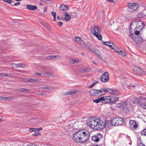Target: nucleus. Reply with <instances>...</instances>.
I'll return each mask as SVG.
<instances>
[{"mask_svg": "<svg viewBox=\"0 0 146 146\" xmlns=\"http://www.w3.org/2000/svg\"><path fill=\"white\" fill-rule=\"evenodd\" d=\"M90 132L84 129L78 131L73 134V139L77 143H82L86 141L90 137Z\"/></svg>", "mask_w": 146, "mask_h": 146, "instance_id": "obj_1", "label": "nucleus"}, {"mask_svg": "<svg viewBox=\"0 0 146 146\" xmlns=\"http://www.w3.org/2000/svg\"><path fill=\"white\" fill-rule=\"evenodd\" d=\"M96 119L97 118H95L88 120L86 124L92 129L98 130V123Z\"/></svg>", "mask_w": 146, "mask_h": 146, "instance_id": "obj_2", "label": "nucleus"}, {"mask_svg": "<svg viewBox=\"0 0 146 146\" xmlns=\"http://www.w3.org/2000/svg\"><path fill=\"white\" fill-rule=\"evenodd\" d=\"M111 121L113 126L122 125L124 123L123 118L118 117H114L111 119Z\"/></svg>", "mask_w": 146, "mask_h": 146, "instance_id": "obj_3", "label": "nucleus"}, {"mask_svg": "<svg viewBox=\"0 0 146 146\" xmlns=\"http://www.w3.org/2000/svg\"><path fill=\"white\" fill-rule=\"evenodd\" d=\"M132 101L134 104L138 103L141 108L146 109V99L145 98L143 97H140L139 98L137 99L136 101L135 100L134 101Z\"/></svg>", "mask_w": 146, "mask_h": 146, "instance_id": "obj_4", "label": "nucleus"}, {"mask_svg": "<svg viewBox=\"0 0 146 146\" xmlns=\"http://www.w3.org/2000/svg\"><path fill=\"white\" fill-rule=\"evenodd\" d=\"M127 7L128 11L130 12H132L137 9L139 7V5L137 3H129Z\"/></svg>", "mask_w": 146, "mask_h": 146, "instance_id": "obj_5", "label": "nucleus"}, {"mask_svg": "<svg viewBox=\"0 0 146 146\" xmlns=\"http://www.w3.org/2000/svg\"><path fill=\"white\" fill-rule=\"evenodd\" d=\"M133 73L135 74L139 75H143L145 74V71L143 70L140 68L135 66L133 68Z\"/></svg>", "mask_w": 146, "mask_h": 146, "instance_id": "obj_6", "label": "nucleus"}, {"mask_svg": "<svg viewBox=\"0 0 146 146\" xmlns=\"http://www.w3.org/2000/svg\"><path fill=\"white\" fill-rule=\"evenodd\" d=\"M96 120L98 123V130L102 129L105 127V122H106L105 119H101L100 118H97Z\"/></svg>", "mask_w": 146, "mask_h": 146, "instance_id": "obj_7", "label": "nucleus"}, {"mask_svg": "<svg viewBox=\"0 0 146 146\" xmlns=\"http://www.w3.org/2000/svg\"><path fill=\"white\" fill-rule=\"evenodd\" d=\"M109 75L107 72H104V74L101 76V80L103 83L107 82L109 80Z\"/></svg>", "mask_w": 146, "mask_h": 146, "instance_id": "obj_8", "label": "nucleus"}, {"mask_svg": "<svg viewBox=\"0 0 146 146\" xmlns=\"http://www.w3.org/2000/svg\"><path fill=\"white\" fill-rule=\"evenodd\" d=\"M102 135L100 133H97L92 136V141L96 142H98L102 139Z\"/></svg>", "mask_w": 146, "mask_h": 146, "instance_id": "obj_9", "label": "nucleus"}, {"mask_svg": "<svg viewBox=\"0 0 146 146\" xmlns=\"http://www.w3.org/2000/svg\"><path fill=\"white\" fill-rule=\"evenodd\" d=\"M130 124L129 127L132 130H136L138 127V125L137 124L136 121L135 120H130L129 121Z\"/></svg>", "mask_w": 146, "mask_h": 146, "instance_id": "obj_10", "label": "nucleus"}, {"mask_svg": "<svg viewBox=\"0 0 146 146\" xmlns=\"http://www.w3.org/2000/svg\"><path fill=\"white\" fill-rule=\"evenodd\" d=\"M137 24L136 25V28L135 29V30L136 29H138L139 31L142 30L145 27V24L144 22L141 20H138V21H136Z\"/></svg>", "mask_w": 146, "mask_h": 146, "instance_id": "obj_11", "label": "nucleus"}, {"mask_svg": "<svg viewBox=\"0 0 146 146\" xmlns=\"http://www.w3.org/2000/svg\"><path fill=\"white\" fill-rule=\"evenodd\" d=\"M91 33L94 35L96 34L100 33L101 32V29L100 28H98L97 26H92L91 30Z\"/></svg>", "mask_w": 146, "mask_h": 146, "instance_id": "obj_12", "label": "nucleus"}, {"mask_svg": "<svg viewBox=\"0 0 146 146\" xmlns=\"http://www.w3.org/2000/svg\"><path fill=\"white\" fill-rule=\"evenodd\" d=\"M93 45L90 42H88L86 43V44L84 42L82 46L84 48H86L89 50L91 51L93 48H92Z\"/></svg>", "mask_w": 146, "mask_h": 146, "instance_id": "obj_13", "label": "nucleus"}, {"mask_svg": "<svg viewBox=\"0 0 146 146\" xmlns=\"http://www.w3.org/2000/svg\"><path fill=\"white\" fill-rule=\"evenodd\" d=\"M127 101H124L121 103L118 104L117 105V107L120 109H123L124 107H125V106H127Z\"/></svg>", "mask_w": 146, "mask_h": 146, "instance_id": "obj_14", "label": "nucleus"}, {"mask_svg": "<svg viewBox=\"0 0 146 146\" xmlns=\"http://www.w3.org/2000/svg\"><path fill=\"white\" fill-rule=\"evenodd\" d=\"M91 51L94 53L96 55H97L99 58H102V56L100 54V51L99 50L97 49L95 50L93 48Z\"/></svg>", "mask_w": 146, "mask_h": 146, "instance_id": "obj_15", "label": "nucleus"}, {"mask_svg": "<svg viewBox=\"0 0 146 146\" xmlns=\"http://www.w3.org/2000/svg\"><path fill=\"white\" fill-rule=\"evenodd\" d=\"M26 7L27 9L32 11H34L37 9V7L35 5H27Z\"/></svg>", "mask_w": 146, "mask_h": 146, "instance_id": "obj_16", "label": "nucleus"}, {"mask_svg": "<svg viewBox=\"0 0 146 146\" xmlns=\"http://www.w3.org/2000/svg\"><path fill=\"white\" fill-rule=\"evenodd\" d=\"M104 99L103 100L102 103L104 104H107L111 103L110 96L104 97Z\"/></svg>", "mask_w": 146, "mask_h": 146, "instance_id": "obj_17", "label": "nucleus"}, {"mask_svg": "<svg viewBox=\"0 0 146 146\" xmlns=\"http://www.w3.org/2000/svg\"><path fill=\"white\" fill-rule=\"evenodd\" d=\"M60 9L59 12L60 13H62V11H66L68 10V8L67 6L64 5H62L60 6Z\"/></svg>", "mask_w": 146, "mask_h": 146, "instance_id": "obj_18", "label": "nucleus"}, {"mask_svg": "<svg viewBox=\"0 0 146 146\" xmlns=\"http://www.w3.org/2000/svg\"><path fill=\"white\" fill-rule=\"evenodd\" d=\"M115 52L118 53L120 55L122 56H125L126 55V54L124 51H123L122 50H117L116 49H113Z\"/></svg>", "mask_w": 146, "mask_h": 146, "instance_id": "obj_19", "label": "nucleus"}, {"mask_svg": "<svg viewBox=\"0 0 146 146\" xmlns=\"http://www.w3.org/2000/svg\"><path fill=\"white\" fill-rule=\"evenodd\" d=\"M110 99H111L110 101L111 103L114 102H115L116 101L118 100L119 97H117L115 96H110Z\"/></svg>", "mask_w": 146, "mask_h": 146, "instance_id": "obj_20", "label": "nucleus"}, {"mask_svg": "<svg viewBox=\"0 0 146 146\" xmlns=\"http://www.w3.org/2000/svg\"><path fill=\"white\" fill-rule=\"evenodd\" d=\"M105 123V127H109L111 125H113V123H112L111 120V121L106 120V122Z\"/></svg>", "mask_w": 146, "mask_h": 146, "instance_id": "obj_21", "label": "nucleus"}, {"mask_svg": "<svg viewBox=\"0 0 146 146\" xmlns=\"http://www.w3.org/2000/svg\"><path fill=\"white\" fill-rule=\"evenodd\" d=\"M65 20L66 21H68L70 20L71 17V16L69 15L68 13L65 12Z\"/></svg>", "mask_w": 146, "mask_h": 146, "instance_id": "obj_22", "label": "nucleus"}, {"mask_svg": "<svg viewBox=\"0 0 146 146\" xmlns=\"http://www.w3.org/2000/svg\"><path fill=\"white\" fill-rule=\"evenodd\" d=\"M75 40L78 44H79L82 46L84 43L83 41L80 38L75 37Z\"/></svg>", "mask_w": 146, "mask_h": 146, "instance_id": "obj_23", "label": "nucleus"}, {"mask_svg": "<svg viewBox=\"0 0 146 146\" xmlns=\"http://www.w3.org/2000/svg\"><path fill=\"white\" fill-rule=\"evenodd\" d=\"M104 99V97H102L98 99L94 100L93 101L95 103H98L101 101H103Z\"/></svg>", "mask_w": 146, "mask_h": 146, "instance_id": "obj_24", "label": "nucleus"}, {"mask_svg": "<svg viewBox=\"0 0 146 146\" xmlns=\"http://www.w3.org/2000/svg\"><path fill=\"white\" fill-rule=\"evenodd\" d=\"M89 69L88 68L80 69L79 70L80 72H85L89 71Z\"/></svg>", "mask_w": 146, "mask_h": 146, "instance_id": "obj_25", "label": "nucleus"}, {"mask_svg": "<svg viewBox=\"0 0 146 146\" xmlns=\"http://www.w3.org/2000/svg\"><path fill=\"white\" fill-rule=\"evenodd\" d=\"M107 46L113 49H114V48L115 47V45L113 43L110 42H108V43Z\"/></svg>", "mask_w": 146, "mask_h": 146, "instance_id": "obj_26", "label": "nucleus"}, {"mask_svg": "<svg viewBox=\"0 0 146 146\" xmlns=\"http://www.w3.org/2000/svg\"><path fill=\"white\" fill-rule=\"evenodd\" d=\"M104 90V92H105L106 93L108 92L109 93L112 94L113 90L112 89H110L109 88H107L106 89L105 88Z\"/></svg>", "mask_w": 146, "mask_h": 146, "instance_id": "obj_27", "label": "nucleus"}, {"mask_svg": "<svg viewBox=\"0 0 146 146\" xmlns=\"http://www.w3.org/2000/svg\"><path fill=\"white\" fill-rule=\"evenodd\" d=\"M38 81V80L36 78H29L28 80V82L32 83H35Z\"/></svg>", "mask_w": 146, "mask_h": 146, "instance_id": "obj_28", "label": "nucleus"}, {"mask_svg": "<svg viewBox=\"0 0 146 146\" xmlns=\"http://www.w3.org/2000/svg\"><path fill=\"white\" fill-rule=\"evenodd\" d=\"M15 66L18 67L24 68L25 67V64L24 63L15 64Z\"/></svg>", "mask_w": 146, "mask_h": 146, "instance_id": "obj_29", "label": "nucleus"}, {"mask_svg": "<svg viewBox=\"0 0 146 146\" xmlns=\"http://www.w3.org/2000/svg\"><path fill=\"white\" fill-rule=\"evenodd\" d=\"M120 93V92L119 91L117 90H113L112 95L116 96H118Z\"/></svg>", "mask_w": 146, "mask_h": 146, "instance_id": "obj_30", "label": "nucleus"}, {"mask_svg": "<svg viewBox=\"0 0 146 146\" xmlns=\"http://www.w3.org/2000/svg\"><path fill=\"white\" fill-rule=\"evenodd\" d=\"M89 93L91 96H95V90L92 89L90 90L89 91Z\"/></svg>", "mask_w": 146, "mask_h": 146, "instance_id": "obj_31", "label": "nucleus"}, {"mask_svg": "<svg viewBox=\"0 0 146 146\" xmlns=\"http://www.w3.org/2000/svg\"><path fill=\"white\" fill-rule=\"evenodd\" d=\"M100 33H98L94 35L95 36L100 40H101L102 39V36Z\"/></svg>", "mask_w": 146, "mask_h": 146, "instance_id": "obj_32", "label": "nucleus"}, {"mask_svg": "<svg viewBox=\"0 0 146 146\" xmlns=\"http://www.w3.org/2000/svg\"><path fill=\"white\" fill-rule=\"evenodd\" d=\"M1 76H6L8 77H11L12 74H5V73H1Z\"/></svg>", "mask_w": 146, "mask_h": 146, "instance_id": "obj_33", "label": "nucleus"}, {"mask_svg": "<svg viewBox=\"0 0 146 146\" xmlns=\"http://www.w3.org/2000/svg\"><path fill=\"white\" fill-rule=\"evenodd\" d=\"M75 93V91L74 90H73L67 92L66 94L67 95H73Z\"/></svg>", "mask_w": 146, "mask_h": 146, "instance_id": "obj_34", "label": "nucleus"}, {"mask_svg": "<svg viewBox=\"0 0 146 146\" xmlns=\"http://www.w3.org/2000/svg\"><path fill=\"white\" fill-rule=\"evenodd\" d=\"M58 58L59 56H50L47 57V58L49 59H54V58Z\"/></svg>", "mask_w": 146, "mask_h": 146, "instance_id": "obj_35", "label": "nucleus"}, {"mask_svg": "<svg viewBox=\"0 0 146 146\" xmlns=\"http://www.w3.org/2000/svg\"><path fill=\"white\" fill-rule=\"evenodd\" d=\"M136 39L138 41H139L140 42H142L144 40L142 37H140V36L139 37V36H138L137 37Z\"/></svg>", "mask_w": 146, "mask_h": 146, "instance_id": "obj_36", "label": "nucleus"}, {"mask_svg": "<svg viewBox=\"0 0 146 146\" xmlns=\"http://www.w3.org/2000/svg\"><path fill=\"white\" fill-rule=\"evenodd\" d=\"M123 109V111L125 113H127L129 112V108L127 106H125V107H124V108Z\"/></svg>", "mask_w": 146, "mask_h": 146, "instance_id": "obj_37", "label": "nucleus"}, {"mask_svg": "<svg viewBox=\"0 0 146 146\" xmlns=\"http://www.w3.org/2000/svg\"><path fill=\"white\" fill-rule=\"evenodd\" d=\"M79 61L78 60H72L70 61V64H72L77 62H78Z\"/></svg>", "mask_w": 146, "mask_h": 146, "instance_id": "obj_38", "label": "nucleus"}, {"mask_svg": "<svg viewBox=\"0 0 146 146\" xmlns=\"http://www.w3.org/2000/svg\"><path fill=\"white\" fill-rule=\"evenodd\" d=\"M137 17L139 18L143 17L144 16V15L141 13H140L137 14Z\"/></svg>", "mask_w": 146, "mask_h": 146, "instance_id": "obj_39", "label": "nucleus"}, {"mask_svg": "<svg viewBox=\"0 0 146 146\" xmlns=\"http://www.w3.org/2000/svg\"><path fill=\"white\" fill-rule=\"evenodd\" d=\"M99 82L98 81H96L94 83H93L88 88H92L97 83H98Z\"/></svg>", "mask_w": 146, "mask_h": 146, "instance_id": "obj_40", "label": "nucleus"}, {"mask_svg": "<svg viewBox=\"0 0 146 146\" xmlns=\"http://www.w3.org/2000/svg\"><path fill=\"white\" fill-rule=\"evenodd\" d=\"M99 90H95V96H101V94H99Z\"/></svg>", "mask_w": 146, "mask_h": 146, "instance_id": "obj_41", "label": "nucleus"}, {"mask_svg": "<svg viewBox=\"0 0 146 146\" xmlns=\"http://www.w3.org/2000/svg\"><path fill=\"white\" fill-rule=\"evenodd\" d=\"M20 90L22 92H29V90L28 89H25L24 88H21Z\"/></svg>", "mask_w": 146, "mask_h": 146, "instance_id": "obj_42", "label": "nucleus"}, {"mask_svg": "<svg viewBox=\"0 0 146 146\" xmlns=\"http://www.w3.org/2000/svg\"><path fill=\"white\" fill-rule=\"evenodd\" d=\"M35 133L32 135L34 137H36L38 136V132H37L36 131H35Z\"/></svg>", "mask_w": 146, "mask_h": 146, "instance_id": "obj_43", "label": "nucleus"}, {"mask_svg": "<svg viewBox=\"0 0 146 146\" xmlns=\"http://www.w3.org/2000/svg\"><path fill=\"white\" fill-rule=\"evenodd\" d=\"M104 89H105V88H102L99 90V91H98V92H99V93H101V95L102 94V92H104Z\"/></svg>", "mask_w": 146, "mask_h": 146, "instance_id": "obj_44", "label": "nucleus"}, {"mask_svg": "<svg viewBox=\"0 0 146 146\" xmlns=\"http://www.w3.org/2000/svg\"><path fill=\"white\" fill-rule=\"evenodd\" d=\"M11 99V97H3V100H10Z\"/></svg>", "mask_w": 146, "mask_h": 146, "instance_id": "obj_45", "label": "nucleus"}, {"mask_svg": "<svg viewBox=\"0 0 146 146\" xmlns=\"http://www.w3.org/2000/svg\"><path fill=\"white\" fill-rule=\"evenodd\" d=\"M35 128H31L29 129V131L31 132H35Z\"/></svg>", "mask_w": 146, "mask_h": 146, "instance_id": "obj_46", "label": "nucleus"}, {"mask_svg": "<svg viewBox=\"0 0 146 146\" xmlns=\"http://www.w3.org/2000/svg\"><path fill=\"white\" fill-rule=\"evenodd\" d=\"M3 1L7 3L11 4V0H3Z\"/></svg>", "mask_w": 146, "mask_h": 146, "instance_id": "obj_47", "label": "nucleus"}, {"mask_svg": "<svg viewBox=\"0 0 146 146\" xmlns=\"http://www.w3.org/2000/svg\"><path fill=\"white\" fill-rule=\"evenodd\" d=\"M140 31L139 30L138 31H135V34L138 36V35L140 34Z\"/></svg>", "mask_w": 146, "mask_h": 146, "instance_id": "obj_48", "label": "nucleus"}, {"mask_svg": "<svg viewBox=\"0 0 146 146\" xmlns=\"http://www.w3.org/2000/svg\"><path fill=\"white\" fill-rule=\"evenodd\" d=\"M58 24L59 26L61 27L62 26L63 23L59 21L58 22Z\"/></svg>", "mask_w": 146, "mask_h": 146, "instance_id": "obj_49", "label": "nucleus"}, {"mask_svg": "<svg viewBox=\"0 0 146 146\" xmlns=\"http://www.w3.org/2000/svg\"><path fill=\"white\" fill-rule=\"evenodd\" d=\"M51 14L54 17H56V15L55 13L52 11L51 12Z\"/></svg>", "mask_w": 146, "mask_h": 146, "instance_id": "obj_50", "label": "nucleus"}, {"mask_svg": "<svg viewBox=\"0 0 146 146\" xmlns=\"http://www.w3.org/2000/svg\"><path fill=\"white\" fill-rule=\"evenodd\" d=\"M45 74L47 76H50L52 75V74H51L50 73V72H46L45 73Z\"/></svg>", "mask_w": 146, "mask_h": 146, "instance_id": "obj_51", "label": "nucleus"}, {"mask_svg": "<svg viewBox=\"0 0 146 146\" xmlns=\"http://www.w3.org/2000/svg\"><path fill=\"white\" fill-rule=\"evenodd\" d=\"M42 129V128L41 127H39L38 128H35V130H36L37 131H38V132L39 131H41Z\"/></svg>", "mask_w": 146, "mask_h": 146, "instance_id": "obj_52", "label": "nucleus"}, {"mask_svg": "<svg viewBox=\"0 0 146 146\" xmlns=\"http://www.w3.org/2000/svg\"><path fill=\"white\" fill-rule=\"evenodd\" d=\"M20 4V3L19 2H17L14 4V5H12V6H17Z\"/></svg>", "mask_w": 146, "mask_h": 146, "instance_id": "obj_53", "label": "nucleus"}, {"mask_svg": "<svg viewBox=\"0 0 146 146\" xmlns=\"http://www.w3.org/2000/svg\"><path fill=\"white\" fill-rule=\"evenodd\" d=\"M35 75H37V76H41L42 75L41 73H37V72L35 73Z\"/></svg>", "mask_w": 146, "mask_h": 146, "instance_id": "obj_54", "label": "nucleus"}, {"mask_svg": "<svg viewBox=\"0 0 146 146\" xmlns=\"http://www.w3.org/2000/svg\"><path fill=\"white\" fill-rule=\"evenodd\" d=\"M137 146H145V145L142 143H139L138 145Z\"/></svg>", "mask_w": 146, "mask_h": 146, "instance_id": "obj_55", "label": "nucleus"}, {"mask_svg": "<svg viewBox=\"0 0 146 146\" xmlns=\"http://www.w3.org/2000/svg\"><path fill=\"white\" fill-rule=\"evenodd\" d=\"M42 88L43 89H47V90H49V88L45 86H43L42 87Z\"/></svg>", "mask_w": 146, "mask_h": 146, "instance_id": "obj_56", "label": "nucleus"}, {"mask_svg": "<svg viewBox=\"0 0 146 146\" xmlns=\"http://www.w3.org/2000/svg\"><path fill=\"white\" fill-rule=\"evenodd\" d=\"M103 43L104 45H108V42H103Z\"/></svg>", "mask_w": 146, "mask_h": 146, "instance_id": "obj_57", "label": "nucleus"}, {"mask_svg": "<svg viewBox=\"0 0 146 146\" xmlns=\"http://www.w3.org/2000/svg\"><path fill=\"white\" fill-rule=\"evenodd\" d=\"M103 12H102V11H100L99 12H98V14L99 15L100 14V15H102V14H103Z\"/></svg>", "mask_w": 146, "mask_h": 146, "instance_id": "obj_58", "label": "nucleus"}, {"mask_svg": "<svg viewBox=\"0 0 146 146\" xmlns=\"http://www.w3.org/2000/svg\"><path fill=\"white\" fill-rule=\"evenodd\" d=\"M46 10H47V8L46 7H45L44 8V9H43V12L44 13L46 12Z\"/></svg>", "mask_w": 146, "mask_h": 146, "instance_id": "obj_59", "label": "nucleus"}, {"mask_svg": "<svg viewBox=\"0 0 146 146\" xmlns=\"http://www.w3.org/2000/svg\"><path fill=\"white\" fill-rule=\"evenodd\" d=\"M145 133H146V134L143 133H141V135H146V131L145 132Z\"/></svg>", "mask_w": 146, "mask_h": 146, "instance_id": "obj_60", "label": "nucleus"}, {"mask_svg": "<svg viewBox=\"0 0 146 146\" xmlns=\"http://www.w3.org/2000/svg\"><path fill=\"white\" fill-rule=\"evenodd\" d=\"M145 131H145V129H144L143 131L141 133H143L146 134V133H145Z\"/></svg>", "mask_w": 146, "mask_h": 146, "instance_id": "obj_61", "label": "nucleus"}, {"mask_svg": "<svg viewBox=\"0 0 146 146\" xmlns=\"http://www.w3.org/2000/svg\"><path fill=\"white\" fill-rule=\"evenodd\" d=\"M132 37V38H131V39H132L134 41H135V38H133V37H132V36H131Z\"/></svg>", "mask_w": 146, "mask_h": 146, "instance_id": "obj_62", "label": "nucleus"}, {"mask_svg": "<svg viewBox=\"0 0 146 146\" xmlns=\"http://www.w3.org/2000/svg\"><path fill=\"white\" fill-rule=\"evenodd\" d=\"M28 79H27L26 80H25V81L26 82H28Z\"/></svg>", "mask_w": 146, "mask_h": 146, "instance_id": "obj_63", "label": "nucleus"}, {"mask_svg": "<svg viewBox=\"0 0 146 146\" xmlns=\"http://www.w3.org/2000/svg\"><path fill=\"white\" fill-rule=\"evenodd\" d=\"M3 97L0 96V100H3Z\"/></svg>", "mask_w": 146, "mask_h": 146, "instance_id": "obj_64", "label": "nucleus"}]
</instances>
